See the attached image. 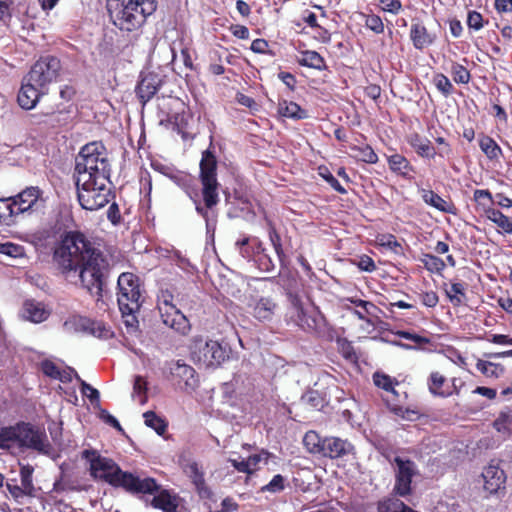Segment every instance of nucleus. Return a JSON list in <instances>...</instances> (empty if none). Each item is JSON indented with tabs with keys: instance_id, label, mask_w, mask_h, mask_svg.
I'll use <instances>...</instances> for the list:
<instances>
[{
	"instance_id": "f257e3e1",
	"label": "nucleus",
	"mask_w": 512,
	"mask_h": 512,
	"mask_svg": "<svg viewBox=\"0 0 512 512\" xmlns=\"http://www.w3.org/2000/svg\"><path fill=\"white\" fill-rule=\"evenodd\" d=\"M54 259L63 272L79 271L83 287L100 300L109 263L82 234H66L54 252Z\"/></svg>"
},
{
	"instance_id": "f03ea898",
	"label": "nucleus",
	"mask_w": 512,
	"mask_h": 512,
	"mask_svg": "<svg viewBox=\"0 0 512 512\" xmlns=\"http://www.w3.org/2000/svg\"><path fill=\"white\" fill-rule=\"evenodd\" d=\"M83 457L90 463L92 476L112 486L121 487L130 493H152L157 489L153 478L124 472L112 459L102 457L96 451L85 450Z\"/></svg>"
},
{
	"instance_id": "7ed1b4c3",
	"label": "nucleus",
	"mask_w": 512,
	"mask_h": 512,
	"mask_svg": "<svg viewBox=\"0 0 512 512\" xmlns=\"http://www.w3.org/2000/svg\"><path fill=\"white\" fill-rule=\"evenodd\" d=\"M157 7L156 0H107L112 23L122 31L140 28Z\"/></svg>"
},
{
	"instance_id": "20e7f679",
	"label": "nucleus",
	"mask_w": 512,
	"mask_h": 512,
	"mask_svg": "<svg viewBox=\"0 0 512 512\" xmlns=\"http://www.w3.org/2000/svg\"><path fill=\"white\" fill-rule=\"evenodd\" d=\"M108 153L101 142L86 144L76 157L74 178H110Z\"/></svg>"
},
{
	"instance_id": "39448f33",
	"label": "nucleus",
	"mask_w": 512,
	"mask_h": 512,
	"mask_svg": "<svg viewBox=\"0 0 512 512\" xmlns=\"http://www.w3.org/2000/svg\"><path fill=\"white\" fill-rule=\"evenodd\" d=\"M75 184L78 201L83 209L98 210L110 202V178H75Z\"/></svg>"
},
{
	"instance_id": "423d86ee",
	"label": "nucleus",
	"mask_w": 512,
	"mask_h": 512,
	"mask_svg": "<svg viewBox=\"0 0 512 512\" xmlns=\"http://www.w3.org/2000/svg\"><path fill=\"white\" fill-rule=\"evenodd\" d=\"M117 286L119 309L123 316L131 317V320H127L126 323L132 326L136 321L134 313L141 306V291L138 278L132 273H122L118 277Z\"/></svg>"
},
{
	"instance_id": "0eeeda50",
	"label": "nucleus",
	"mask_w": 512,
	"mask_h": 512,
	"mask_svg": "<svg viewBox=\"0 0 512 512\" xmlns=\"http://www.w3.org/2000/svg\"><path fill=\"white\" fill-rule=\"evenodd\" d=\"M191 357L194 362L203 367H215L223 363L229 356L227 348L218 341L196 337L191 345Z\"/></svg>"
},
{
	"instance_id": "6e6552de",
	"label": "nucleus",
	"mask_w": 512,
	"mask_h": 512,
	"mask_svg": "<svg viewBox=\"0 0 512 512\" xmlns=\"http://www.w3.org/2000/svg\"><path fill=\"white\" fill-rule=\"evenodd\" d=\"M216 169V157L209 150L204 151L200 161V180L203 200L207 208H212L219 201Z\"/></svg>"
},
{
	"instance_id": "1a4fd4ad",
	"label": "nucleus",
	"mask_w": 512,
	"mask_h": 512,
	"mask_svg": "<svg viewBox=\"0 0 512 512\" xmlns=\"http://www.w3.org/2000/svg\"><path fill=\"white\" fill-rule=\"evenodd\" d=\"M172 295L162 293L158 297V310L162 322L181 335H186L190 331V323L186 316L172 303Z\"/></svg>"
},
{
	"instance_id": "9d476101",
	"label": "nucleus",
	"mask_w": 512,
	"mask_h": 512,
	"mask_svg": "<svg viewBox=\"0 0 512 512\" xmlns=\"http://www.w3.org/2000/svg\"><path fill=\"white\" fill-rule=\"evenodd\" d=\"M60 69L59 59L53 56L42 57L32 66L25 78L35 87H41L47 91L48 85L57 79Z\"/></svg>"
},
{
	"instance_id": "9b49d317",
	"label": "nucleus",
	"mask_w": 512,
	"mask_h": 512,
	"mask_svg": "<svg viewBox=\"0 0 512 512\" xmlns=\"http://www.w3.org/2000/svg\"><path fill=\"white\" fill-rule=\"evenodd\" d=\"M15 206L17 216L42 212L46 207L43 191L37 186L26 187L18 194L10 197Z\"/></svg>"
},
{
	"instance_id": "f8f14e48",
	"label": "nucleus",
	"mask_w": 512,
	"mask_h": 512,
	"mask_svg": "<svg viewBox=\"0 0 512 512\" xmlns=\"http://www.w3.org/2000/svg\"><path fill=\"white\" fill-rule=\"evenodd\" d=\"M17 446L48 452L49 442L46 434L27 423L17 424Z\"/></svg>"
},
{
	"instance_id": "ddd939ff",
	"label": "nucleus",
	"mask_w": 512,
	"mask_h": 512,
	"mask_svg": "<svg viewBox=\"0 0 512 512\" xmlns=\"http://www.w3.org/2000/svg\"><path fill=\"white\" fill-rule=\"evenodd\" d=\"M247 312L259 322L271 321L278 311V304L272 296L251 295L246 303Z\"/></svg>"
},
{
	"instance_id": "4468645a",
	"label": "nucleus",
	"mask_w": 512,
	"mask_h": 512,
	"mask_svg": "<svg viewBox=\"0 0 512 512\" xmlns=\"http://www.w3.org/2000/svg\"><path fill=\"white\" fill-rule=\"evenodd\" d=\"M395 486L394 491L399 496H407L411 492L412 478L417 474V468L414 462L402 457H395Z\"/></svg>"
},
{
	"instance_id": "2eb2a0df",
	"label": "nucleus",
	"mask_w": 512,
	"mask_h": 512,
	"mask_svg": "<svg viewBox=\"0 0 512 512\" xmlns=\"http://www.w3.org/2000/svg\"><path fill=\"white\" fill-rule=\"evenodd\" d=\"M169 373L176 380L179 387L185 391H192L197 386L198 380L195 370L181 361L171 362Z\"/></svg>"
},
{
	"instance_id": "dca6fc26",
	"label": "nucleus",
	"mask_w": 512,
	"mask_h": 512,
	"mask_svg": "<svg viewBox=\"0 0 512 512\" xmlns=\"http://www.w3.org/2000/svg\"><path fill=\"white\" fill-rule=\"evenodd\" d=\"M67 332H81L90 329L91 333L98 337H106L109 330L101 323L91 322L88 318L79 315H72L63 324Z\"/></svg>"
},
{
	"instance_id": "f3484780",
	"label": "nucleus",
	"mask_w": 512,
	"mask_h": 512,
	"mask_svg": "<svg viewBox=\"0 0 512 512\" xmlns=\"http://www.w3.org/2000/svg\"><path fill=\"white\" fill-rule=\"evenodd\" d=\"M290 318L303 330L311 331L317 327L315 315L303 307L298 297H293L291 300Z\"/></svg>"
},
{
	"instance_id": "a211bd4d",
	"label": "nucleus",
	"mask_w": 512,
	"mask_h": 512,
	"mask_svg": "<svg viewBox=\"0 0 512 512\" xmlns=\"http://www.w3.org/2000/svg\"><path fill=\"white\" fill-rule=\"evenodd\" d=\"M354 454V446L347 440L338 437H325L321 455L331 459Z\"/></svg>"
},
{
	"instance_id": "6ab92c4d",
	"label": "nucleus",
	"mask_w": 512,
	"mask_h": 512,
	"mask_svg": "<svg viewBox=\"0 0 512 512\" xmlns=\"http://www.w3.org/2000/svg\"><path fill=\"white\" fill-rule=\"evenodd\" d=\"M46 93V89L35 87L31 81H28L27 78H24L23 84L18 93L17 100L23 109L30 110L36 106L40 97Z\"/></svg>"
},
{
	"instance_id": "aec40b11",
	"label": "nucleus",
	"mask_w": 512,
	"mask_h": 512,
	"mask_svg": "<svg viewBox=\"0 0 512 512\" xmlns=\"http://www.w3.org/2000/svg\"><path fill=\"white\" fill-rule=\"evenodd\" d=\"M154 493H156V495H154L151 500L152 507L161 509L163 512H178L181 499L177 494L172 493L166 489L160 490L158 484L157 489L154 490L151 494Z\"/></svg>"
},
{
	"instance_id": "412c9836",
	"label": "nucleus",
	"mask_w": 512,
	"mask_h": 512,
	"mask_svg": "<svg viewBox=\"0 0 512 512\" xmlns=\"http://www.w3.org/2000/svg\"><path fill=\"white\" fill-rule=\"evenodd\" d=\"M484 489L489 493H496L504 486L506 475L498 464L491 463L482 472Z\"/></svg>"
},
{
	"instance_id": "4be33fe9",
	"label": "nucleus",
	"mask_w": 512,
	"mask_h": 512,
	"mask_svg": "<svg viewBox=\"0 0 512 512\" xmlns=\"http://www.w3.org/2000/svg\"><path fill=\"white\" fill-rule=\"evenodd\" d=\"M158 75L149 73L142 77L137 86V95L143 104H146L158 91L160 87Z\"/></svg>"
},
{
	"instance_id": "5701e85b",
	"label": "nucleus",
	"mask_w": 512,
	"mask_h": 512,
	"mask_svg": "<svg viewBox=\"0 0 512 512\" xmlns=\"http://www.w3.org/2000/svg\"><path fill=\"white\" fill-rule=\"evenodd\" d=\"M410 39L416 49L422 50L430 46L435 37L427 31L424 25L417 22L411 25Z\"/></svg>"
},
{
	"instance_id": "b1692460",
	"label": "nucleus",
	"mask_w": 512,
	"mask_h": 512,
	"mask_svg": "<svg viewBox=\"0 0 512 512\" xmlns=\"http://www.w3.org/2000/svg\"><path fill=\"white\" fill-rule=\"evenodd\" d=\"M49 312L40 302L27 300L22 308V317L34 323H40L47 319Z\"/></svg>"
},
{
	"instance_id": "393cba45",
	"label": "nucleus",
	"mask_w": 512,
	"mask_h": 512,
	"mask_svg": "<svg viewBox=\"0 0 512 512\" xmlns=\"http://www.w3.org/2000/svg\"><path fill=\"white\" fill-rule=\"evenodd\" d=\"M446 378L439 372H432L428 378L429 391L440 397H448L452 395L453 391L445 385Z\"/></svg>"
},
{
	"instance_id": "a878e982",
	"label": "nucleus",
	"mask_w": 512,
	"mask_h": 512,
	"mask_svg": "<svg viewBox=\"0 0 512 512\" xmlns=\"http://www.w3.org/2000/svg\"><path fill=\"white\" fill-rule=\"evenodd\" d=\"M486 217L500 229V232L512 234V220L501 211L489 208L486 210Z\"/></svg>"
},
{
	"instance_id": "bb28decb",
	"label": "nucleus",
	"mask_w": 512,
	"mask_h": 512,
	"mask_svg": "<svg viewBox=\"0 0 512 512\" xmlns=\"http://www.w3.org/2000/svg\"><path fill=\"white\" fill-rule=\"evenodd\" d=\"M278 113L283 117L296 120L304 119L307 117L306 111L301 109V107L297 103L288 102L286 100L279 102Z\"/></svg>"
},
{
	"instance_id": "cd10ccee",
	"label": "nucleus",
	"mask_w": 512,
	"mask_h": 512,
	"mask_svg": "<svg viewBox=\"0 0 512 512\" xmlns=\"http://www.w3.org/2000/svg\"><path fill=\"white\" fill-rule=\"evenodd\" d=\"M479 146L481 151L490 160H499V158L502 156L501 147L490 136L482 135L479 138Z\"/></svg>"
},
{
	"instance_id": "c85d7f7f",
	"label": "nucleus",
	"mask_w": 512,
	"mask_h": 512,
	"mask_svg": "<svg viewBox=\"0 0 512 512\" xmlns=\"http://www.w3.org/2000/svg\"><path fill=\"white\" fill-rule=\"evenodd\" d=\"M297 61L300 65L306 66L309 68H314L317 70H322L325 68V62L322 56L316 51H303L297 58Z\"/></svg>"
},
{
	"instance_id": "c756f323",
	"label": "nucleus",
	"mask_w": 512,
	"mask_h": 512,
	"mask_svg": "<svg viewBox=\"0 0 512 512\" xmlns=\"http://www.w3.org/2000/svg\"><path fill=\"white\" fill-rule=\"evenodd\" d=\"M409 142L421 157L434 158L436 152L428 139L414 134L410 137Z\"/></svg>"
},
{
	"instance_id": "7c9ffc66",
	"label": "nucleus",
	"mask_w": 512,
	"mask_h": 512,
	"mask_svg": "<svg viewBox=\"0 0 512 512\" xmlns=\"http://www.w3.org/2000/svg\"><path fill=\"white\" fill-rule=\"evenodd\" d=\"M423 201L442 212H450L451 204L432 190H422Z\"/></svg>"
},
{
	"instance_id": "2f4dec72",
	"label": "nucleus",
	"mask_w": 512,
	"mask_h": 512,
	"mask_svg": "<svg viewBox=\"0 0 512 512\" xmlns=\"http://www.w3.org/2000/svg\"><path fill=\"white\" fill-rule=\"evenodd\" d=\"M17 216L15 206L10 197L0 198V224L10 226L14 223V218Z\"/></svg>"
},
{
	"instance_id": "473e14b6",
	"label": "nucleus",
	"mask_w": 512,
	"mask_h": 512,
	"mask_svg": "<svg viewBox=\"0 0 512 512\" xmlns=\"http://www.w3.org/2000/svg\"><path fill=\"white\" fill-rule=\"evenodd\" d=\"M445 293L454 306H459L466 298L465 284L461 282L452 283L445 288Z\"/></svg>"
},
{
	"instance_id": "72a5a7b5",
	"label": "nucleus",
	"mask_w": 512,
	"mask_h": 512,
	"mask_svg": "<svg viewBox=\"0 0 512 512\" xmlns=\"http://www.w3.org/2000/svg\"><path fill=\"white\" fill-rule=\"evenodd\" d=\"M303 443L307 450L313 454L322 453V447H324V438L315 431H308L303 438Z\"/></svg>"
},
{
	"instance_id": "f704fd0d",
	"label": "nucleus",
	"mask_w": 512,
	"mask_h": 512,
	"mask_svg": "<svg viewBox=\"0 0 512 512\" xmlns=\"http://www.w3.org/2000/svg\"><path fill=\"white\" fill-rule=\"evenodd\" d=\"M184 472L191 478L198 490L203 489L205 485L204 474L200 470L197 462L188 461L184 465Z\"/></svg>"
},
{
	"instance_id": "c9c22d12",
	"label": "nucleus",
	"mask_w": 512,
	"mask_h": 512,
	"mask_svg": "<svg viewBox=\"0 0 512 512\" xmlns=\"http://www.w3.org/2000/svg\"><path fill=\"white\" fill-rule=\"evenodd\" d=\"M17 446V425L0 428V448L10 449Z\"/></svg>"
},
{
	"instance_id": "e433bc0d",
	"label": "nucleus",
	"mask_w": 512,
	"mask_h": 512,
	"mask_svg": "<svg viewBox=\"0 0 512 512\" xmlns=\"http://www.w3.org/2000/svg\"><path fill=\"white\" fill-rule=\"evenodd\" d=\"M144 423L152 428L159 435H162L167 428V423L153 411H147L143 414Z\"/></svg>"
},
{
	"instance_id": "4c0bfd02",
	"label": "nucleus",
	"mask_w": 512,
	"mask_h": 512,
	"mask_svg": "<svg viewBox=\"0 0 512 512\" xmlns=\"http://www.w3.org/2000/svg\"><path fill=\"white\" fill-rule=\"evenodd\" d=\"M378 512H417L398 499H387L378 504Z\"/></svg>"
},
{
	"instance_id": "58836bf2",
	"label": "nucleus",
	"mask_w": 512,
	"mask_h": 512,
	"mask_svg": "<svg viewBox=\"0 0 512 512\" xmlns=\"http://www.w3.org/2000/svg\"><path fill=\"white\" fill-rule=\"evenodd\" d=\"M354 158L365 163L374 164L378 161V156L374 150L368 146H354L351 148Z\"/></svg>"
},
{
	"instance_id": "ea45409f",
	"label": "nucleus",
	"mask_w": 512,
	"mask_h": 512,
	"mask_svg": "<svg viewBox=\"0 0 512 512\" xmlns=\"http://www.w3.org/2000/svg\"><path fill=\"white\" fill-rule=\"evenodd\" d=\"M132 398L141 405L147 402V382L141 376L135 377Z\"/></svg>"
},
{
	"instance_id": "a19ab883",
	"label": "nucleus",
	"mask_w": 512,
	"mask_h": 512,
	"mask_svg": "<svg viewBox=\"0 0 512 512\" xmlns=\"http://www.w3.org/2000/svg\"><path fill=\"white\" fill-rule=\"evenodd\" d=\"M270 459H275V456L266 450H261L259 453L249 456L247 461L251 473L259 469L261 464L267 465Z\"/></svg>"
},
{
	"instance_id": "79ce46f5",
	"label": "nucleus",
	"mask_w": 512,
	"mask_h": 512,
	"mask_svg": "<svg viewBox=\"0 0 512 512\" xmlns=\"http://www.w3.org/2000/svg\"><path fill=\"white\" fill-rule=\"evenodd\" d=\"M477 369L487 377L498 378L503 374L504 368L500 364L479 360L476 364Z\"/></svg>"
},
{
	"instance_id": "37998d69",
	"label": "nucleus",
	"mask_w": 512,
	"mask_h": 512,
	"mask_svg": "<svg viewBox=\"0 0 512 512\" xmlns=\"http://www.w3.org/2000/svg\"><path fill=\"white\" fill-rule=\"evenodd\" d=\"M0 254L12 259L22 258L25 256V249L22 245L12 242H0Z\"/></svg>"
},
{
	"instance_id": "c03bdc74",
	"label": "nucleus",
	"mask_w": 512,
	"mask_h": 512,
	"mask_svg": "<svg viewBox=\"0 0 512 512\" xmlns=\"http://www.w3.org/2000/svg\"><path fill=\"white\" fill-rule=\"evenodd\" d=\"M285 485L286 479L282 475L277 474L273 476L269 483L262 486L260 491L263 493L268 492L271 494H276L282 492L285 489Z\"/></svg>"
},
{
	"instance_id": "a18cd8bd",
	"label": "nucleus",
	"mask_w": 512,
	"mask_h": 512,
	"mask_svg": "<svg viewBox=\"0 0 512 512\" xmlns=\"http://www.w3.org/2000/svg\"><path fill=\"white\" fill-rule=\"evenodd\" d=\"M361 17L364 19V25L376 34L384 32V24L382 19L376 14H365L361 13Z\"/></svg>"
},
{
	"instance_id": "49530a36",
	"label": "nucleus",
	"mask_w": 512,
	"mask_h": 512,
	"mask_svg": "<svg viewBox=\"0 0 512 512\" xmlns=\"http://www.w3.org/2000/svg\"><path fill=\"white\" fill-rule=\"evenodd\" d=\"M388 163L390 166V169L394 172L401 173L403 175H406L409 169V162L405 157H403L400 154H393L389 157Z\"/></svg>"
},
{
	"instance_id": "de8ad7c7",
	"label": "nucleus",
	"mask_w": 512,
	"mask_h": 512,
	"mask_svg": "<svg viewBox=\"0 0 512 512\" xmlns=\"http://www.w3.org/2000/svg\"><path fill=\"white\" fill-rule=\"evenodd\" d=\"M421 262L425 268L431 272L439 273L445 268V262L432 254H424Z\"/></svg>"
},
{
	"instance_id": "09e8293b",
	"label": "nucleus",
	"mask_w": 512,
	"mask_h": 512,
	"mask_svg": "<svg viewBox=\"0 0 512 512\" xmlns=\"http://www.w3.org/2000/svg\"><path fill=\"white\" fill-rule=\"evenodd\" d=\"M34 468L30 465H22L20 469L21 484L28 494H34L35 488L32 481Z\"/></svg>"
},
{
	"instance_id": "8fccbe9b",
	"label": "nucleus",
	"mask_w": 512,
	"mask_h": 512,
	"mask_svg": "<svg viewBox=\"0 0 512 512\" xmlns=\"http://www.w3.org/2000/svg\"><path fill=\"white\" fill-rule=\"evenodd\" d=\"M373 382L377 387L387 392H392L394 394L396 393L394 390V380L386 374L379 372L374 373Z\"/></svg>"
},
{
	"instance_id": "3c124183",
	"label": "nucleus",
	"mask_w": 512,
	"mask_h": 512,
	"mask_svg": "<svg viewBox=\"0 0 512 512\" xmlns=\"http://www.w3.org/2000/svg\"><path fill=\"white\" fill-rule=\"evenodd\" d=\"M169 178L177 184L182 189L188 191V189L191 186V183L193 181V178L191 175L179 172V171H171L169 174Z\"/></svg>"
},
{
	"instance_id": "603ef678",
	"label": "nucleus",
	"mask_w": 512,
	"mask_h": 512,
	"mask_svg": "<svg viewBox=\"0 0 512 512\" xmlns=\"http://www.w3.org/2000/svg\"><path fill=\"white\" fill-rule=\"evenodd\" d=\"M355 306L359 309H355L354 314L361 320H369L367 319V315L370 313V309L374 308V305L370 302L364 300H350Z\"/></svg>"
},
{
	"instance_id": "864d4df0",
	"label": "nucleus",
	"mask_w": 512,
	"mask_h": 512,
	"mask_svg": "<svg viewBox=\"0 0 512 512\" xmlns=\"http://www.w3.org/2000/svg\"><path fill=\"white\" fill-rule=\"evenodd\" d=\"M436 88L444 95L448 96L452 93L453 85L450 80L443 74H437L433 80Z\"/></svg>"
},
{
	"instance_id": "5fc2aeb1",
	"label": "nucleus",
	"mask_w": 512,
	"mask_h": 512,
	"mask_svg": "<svg viewBox=\"0 0 512 512\" xmlns=\"http://www.w3.org/2000/svg\"><path fill=\"white\" fill-rule=\"evenodd\" d=\"M453 79L456 83L466 84L470 80L469 71L462 65L455 64L452 66Z\"/></svg>"
},
{
	"instance_id": "6e6d98bb",
	"label": "nucleus",
	"mask_w": 512,
	"mask_h": 512,
	"mask_svg": "<svg viewBox=\"0 0 512 512\" xmlns=\"http://www.w3.org/2000/svg\"><path fill=\"white\" fill-rule=\"evenodd\" d=\"M77 380L79 381L81 385V392L83 395L89 398V400L93 403L95 401H99L100 394L97 389L92 387L90 384L86 383L84 380H82L79 376H77Z\"/></svg>"
},
{
	"instance_id": "4d7b16f0",
	"label": "nucleus",
	"mask_w": 512,
	"mask_h": 512,
	"mask_svg": "<svg viewBox=\"0 0 512 512\" xmlns=\"http://www.w3.org/2000/svg\"><path fill=\"white\" fill-rule=\"evenodd\" d=\"M7 490L11 494V496L18 502L25 496H33L34 494H28L26 490H24V486L21 484L20 486L16 483H7Z\"/></svg>"
},
{
	"instance_id": "13d9d810",
	"label": "nucleus",
	"mask_w": 512,
	"mask_h": 512,
	"mask_svg": "<svg viewBox=\"0 0 512 512\" xmlns=\"http://www.w3.org/2000/svg\"><path fill=\"white\" fill-rule=\"evenodd\" d=\"M467 25L475 31L480 30L483 27L482 15L477 11H470L467 17Z\"/></svg>"
},
{
	"instance_id": "bf43d9fd",
	"label": "nucleus",
	"mask_w": 512,
	"mask_h": 512,
	"mask_svg": "<svg viewBox=\"0 0 512 512\" xmlns=\"http://www.w3.org/2000/svg\"><path fill=\"white\" fill-rule=\"evenodd\" d=\"M379 2L382 4L383 11L392 14H398L402 9V4L399 0H379Z\"/></svg>"
},
{
	"instance_id": "052dcab7",
	"label": "nucleus",
	"mask_w": 512,
	"mask_h": 512,
	"mask_svg": "<svg viewBox=\"0 0 512 512\" xmlns=\"http://www.w3.org/2000/svg\"><path fill=\"white\" fill-rule=\"evenodd\" d=\"M269 237L279 260L282 261L284 257V252L282 249L280 236L274 230H272L269 233Z\"/></svg>"
},
{
	"instance_id": "680f3d73",
	"label": "nucleus",
	"mask_w": 512,
	"mask_h": 512,
	"mask_svg": "<svg viewBox=\"0 0 512 512\" xmlns=\"http://www.w3.org/2000/svg\"><path fill=\"white\" fill-rule=\"evenodd\" d=\"M42 371L45 375L57 379L60 369L51 361H43L41 364Z\"/></svg>"
},
{
	"instance_id": "e2e57ef3",
	"label": "nucleus",
	"mask_w": 512,
	"mask_h": 512,
	"mask_svg": "<svg viewBox=\"0 0 512 512\" xmlns=\"http://www.w3.org/2000/svg\"><path fill=\"white\" fill-rule=\"evenodd\" d=\"M488 341L499 345H512V337L503 334H493L488 338Z\"/></svg>"
},
{
	"instance_id": "0e129e2a",
	"label": "nucleus",
	"mask_w": 512,
	"mask_h": 512,
	"mask_svg": "<svg viewBox=\"0 0 512 512\" xmlns=\"http://www.w3.org/2000/svg\"><path fill=\"white\" fill-rule=\"evenodd\" d=\"M438 296L435 292L430 291L422 294V303L427 307H435L438 303Z\"/></svg>"
},
{
	"instance_id": "69168bd1",
	"label": "nucleus",
	"mask_w": 512,
	"mask_h": 512,
	"mask_svg": "<svg viewBox=\"0 0 512 512\" xmlns=\"http://www.w3.org/2000/svg\"><path fill=\"white\" fill-rule=\"evenodd\" d=\"M77 372L72 368H67L64 370H60L59 376L57 377L58 380H60L63 383L70 382L73 377L77 379Z\"/></svg>"
},
{
	"instance_id": "338daca9",
	"label": "nucleus",
	"mask_w": 512,
	"mask_h": 512,
	"mask_svg": "<svg viewBox=\"0 0 512 512\" xmlns=\"http://www.w3.org/2000/svg\"><path fill=\"white\" fill-rule=\"evenodd\" d=\"M340 351L346 359L352 360V359L356 358L354 348L349 342H346V341L342 342Z\"/></svg>"
},
{
	"instance_id": "774afa93",
	"label": "nucleus",
	"mask_w": 512,
	"mask_h": 512,
	"mask_svg": "<svg viewBox=\"0 0 512 512\" xmlns=\"http://www.w3.org/2000/svg\"><path fill=\"white\" fill-rule=\"evenodd\" d=\"M495 8L499 13L512 11V0H495Z\"/></svg>"
}]
</instances>
